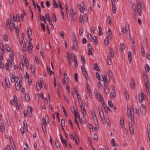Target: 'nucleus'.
Masks as SVG:
<instances>
[{"instance_id":"nucleus-1","label":"nucleus","mask_w":150,"mask_h":150,"mask_svg":"<svg viewBox=\"0 0 150 150\" xmlns=\"http://www.w3.org/2000/svg\"><path fill=\"white\" fill-rule=\"evenodd\" d=\"M94 94L97 100L99 102L103 101L104 99L103 97L101 95L100 93H98L97 90L94 92Z\"/></svg>"},{"instance_id":"nucleus-45","label":"nucleus","mask_w":150,"mask_h":150,"mask_svg":"<svg viewBox=\"0 0 150 150\" xmlns=\"http://www.w3.org/2000/svg\"><path fill=\"white\" fill-rule=\"evenodd\" d=\"M68 83V81L65 79H63V85H65L66 84H67Z\"/></svg>"},{"instance_id":"nucleus-25","label":"nucleus","mask_w":150,"mask_h":150,"mask_svg":"<svg viewBox=\"0 0 150 150\" xmlns=\"http://www.w3.org/2000/svg\"><path fill=\"white\" fill-rule=\"evenodd\" d=\"M120 123L121 125V126L122 128H123L125 127V124L124 123V121L122 120V118H120Z\"/></svg>"},{"instance_id":"nucleus-38","label":"nucleus","mask_w":150,"mask_h":150,"mask_svg":"<svg viewBox=\"0 0 150 150\" xmlns=\"http://www.w3.org/2000/svg\"><path fill=\"white\" fill-rule=\"evenodd\" d=\"M98 28L99 30V33L98 35L99 36H100L103 33V32H102V29L100 26H98Z\"/></svg>"},{"instance_id":"nucleus-53","label":"nucleus","mask_w":150,"mask_h":150,"mask_svg":"<svg viewBox=\"0 0 150 150\" xmlns=\"http://www.w3.org/2000/svg\"><path fill=\"white\" fill-rule=\"evenodd\" d=\"M52 18L54 21L56 22V17L54 14L53 13L52 15Z\"/></svg>"},{"instance_id":"nucleus-59","label":"nucleus","mask_w":150,"mask_h":150,"mask_svg":"<svg viewBox=\"0 0 150 150\" xmlns=\"http://www.w3.org/2000/svg\"><path fill=\"white\" fill-rule=\"evenodd\" d=\"M81 60L83 61V64H85V62H86L85 59L84 57L83 56L81 55Z\"/></svg>"},{"instance_id":"nucleus-20","label":"nucleus","mask_w":150,"mask_h":150,"mask_svg":"<svg viewBox=\"0 0 150 150\" xmlns=\"http://www.w3.org/2000/svg\"><path fill=\"white\" fill-rule=\"evenodd\" d=\"M129 129L130 133L132 134H134V128L132 124H131V125H129Z\"/></svg>"},{"instance_id":"nucleus-54","label":"nucleus","mask_w":150,"mask_h":150,"mask_svg":"<svg viewBox=\"0 0 150 150\" xmlns=\"http://www.w3.org/2000/svg\"><path fill=\"white\" fill-rule=\"evenodd\" d=\"M111 143L112 144V146H115L116 145L115 143V139L114 138H112L111 139Z\"/></svg>"},{"instance_id":"nucleus-26","label":"nucleus","mask_w":150,"mask_h":150,"mask_svg":"<svg viewBox=\"0 0 150 150\" xmlns=\"http://www.w3.org/2000/svg\"><path fill=\"white\" fill-rule=\"evenodd\" d=\"M16 89L18 91H19L20 90L21 87L22 86H21V85L18 84V83L17 82H16Z\"/></svg>"},{"instance_id":"nucleus-47","label":"nucleus","mask_w":150,"mask_h":150,"mask_svg":"<svg viewBox=\"0 0 150 150\" xmlns=\"http://www.w3.org/2000/svg\"><path fill=\"white\" fill-rule=\"evenodd\" d=\"M84 19V21L86 22L88 20V16L86 14H84L83 15Z\"/></svg>"},{"instance_id":"nucleus-2","label":"nucleus","mask_w":150,"mask_h":150,"mask_svg":"<svg viewBox=\"0 0 150 150\" xmlns=\"http://www.w3.org/2000/svg\"><path fill=\"white\" fill-rule=\"evenodd\" d=\"M127 111L129 118L131 120H134V116L133 111H132L131 108L129 109L128 108L127 109Z\"/></svg>"},{"instance_id":"nucleus-29","label":"nucleus","mask_w":150,"mask_h":150,"mask_svg":"<svg viewBox=\"0 0 150 150\" xmlns=\"http://www.w3.org/2000/svg\"><path fill=\"white\" fill-rule=\"evenodd\" d=\"M32 34V30H31L30 28L28 27L27 28V35H31Z\"/></svg>"},{"instance_id":"nucleus-48","label":"nucleus","mask_w":150,"mask_h":150,"mask_svg":"<svg viewBox=\"0 0 150 150\" xmlns=\"http://www.w3.org/2000/svg\"><path fill=\"white\" fill-rule=\"evenodd\" d=\"M55 114L56 115V112H55ZM52 118L53 119V120H52L53 123H54V125H55V122L54 121V120L55 119V113H53L52 114Z\"/></svg>"},{"instance_id":"nucleus-21","label":"nucleus","mask_w":150,"mask_h":150,"mask_svg":"<svg viewBox=\"0 0 150 150\" xmlns=\"http://www.w3.org/2000/svg\"><path fill=\"white\" fill-rule=\"evenodd\" d=\"M10 76L11 77V81L13 83L15 82V81L13 77V74L12 73H10Z\"/></svg>"},{"instance_id":"nucleus-22","label":"nucleus","mask_w":150,"mask_h":150,"mask_svg":"<svg viewBox=\"0 0 150 150\" xmlns=\"http://www.w3.org/2000/svg\"><path fill=\"white\" fill-rule=\"evenodd\" d=\"M0 128L2 132H4L5 131V127L4 123H1Z\"/></svg>"},{"instance_id":"nucleus-13","label":"nucleus","mask_w":150,"mask_h":150,"mask_svg":"<svg viewBox=\"0 0 150 150\" xmlns=\"http://www.w3.org/2000/svg\"><path fill=\"white\" fill-rule=\"evenodd\" d=\"M138 13L139 16H141L142 15L141 5L137 6Z\"/></svg>"},{"instance_id":"nucleus-24","label":"nucleus","mask_w":150,"mask_h":150,"mask_svg":"<svg viewBox=\"0 0 150 150\" xmlns=\"http://www.w3.org/2000/svg\"><path fill=\"white\" fill-rule=\"evenodd\" d=\"M145 89L147 93H149L150 92V89L148 84H145Z\"/></svg>"},{"instance_id":"nucleus-34","label":"nucleus","mask_w":150,"mask_h":150,"mask_svg":"<svg viewBox=\"0 0 150 150\" xmlns=\"http://www.w3.org/2000/svg\"><path fill=\"white\" fill-rule=\"evenodd\" d=\"M71 109V112H72L74 114V115H75H75H77V113H76V111H75V110H74V108L73 107H71L70 108Z\"/></svg>"},{"instance_id":"nucleus-14","label":"nucleus","mask_w":150,"mask_h":150,"mask_svg":"<svg viewBox=\"0 0 150 150\" xmlns=\"http://www.w3.org/2000/svg\"><path fill=\"white\" fill-rule=\"evenodd\" d=\"M128 57L129 59V62L130 64L132 60V53L130 51L128 52Z\"/></svg>"},{"instance_id":"nucleus-12","label":"nucleus","mask_w":150,"mask_h":150,"mask_svg":"<svg viewBox=\"0 0 150 150\" xmlns=\"http://www.w3.org/2000/svg\"><path fill=\"white\" fill-rule=\"evenodd\" d=\"M107 75H105V74L103 77L101 81H104V84L107 83H108L109 80H108L107 78Z\"/></svg>"},{"instance_id":"nucleus-36","label":"nucleus","mask_w":150,"mask_h":150,"mask_svg":"<svg viewBox=\"0 0 150 150\" xmlns=\"http://www.w3.org/2000/svg\"><path fill=\"white\" fill-rule=\"evenodd\" d=\"M109 39L108 38H106L104 40V43L106 45H108L109 44Z\"/></svg>"},{"instance_id":"nucleus-43","label":"nucleus","mask_w":150,"mask_h":150,"mask_svg":"<svg viewBox=\"0 0 150 150\" xmlns=\"http://www.w3.org/2000/svg\"><path fill=\"white\" fill-rule=\"evenodd\" d=\"M0 48L2 50V51L4 52V47L3 43H0Z\"/></svg>"},{"instance_id":"nucleus-19","label":"nucleus","mask_w":150,"mask_h":150,"mask_svg":"<svg viewBox=\"0 0 150 150\" xmlns=\"http://www.w3.org/2000/svg\"><path fill=\"white\" fill-rule=\"evenodd\" d=\"M131 86L132 88H134L135 87V84L134 80L132 79H131Z\"/></svg>"},{"instance_id":"nucleus-44","label":"nucleus","mask_w":150,"mask_h":150,"mask_svg":"<svg viewBox=\"0 0 150 150\" xmlns=\"http://www.w3.org/2000/svg\"><path fill=\"white\" fill-rule=\"evenodd\" d=\"M5 67L6 70L8 71V72H9L10 71V69L9 68V66L8 65L7 62L5 64Z\"/></svg>"},{"instance_id":"nucleus-46","label":"nucleus","mask_w":150,"mask_h":150,"mask_svg":"<svg viewBox=\"0 0 150 150\" xmlns=\"http://www.w3.org/2000/svg\"><path fill=\"white\" fill-rule=\"evenodd\" d=\"M88 39L91 41L93 40V37L90 33H88Z\"/></svg>"},{"instance_id":"nucleus-56","label":"nucleus","mask_w":150,"mask_h":150,"mask_svg":"<svg viewBox=\"0 0 150 150\" xmlns=\"http://www.w3.org/2000/svg\"><path fill=\"white\" fill-rule=\"evenodd\" d=\"M89 128L90 129V131L91 132H92L93 131V126L91 124H89Z\"/></svg>"},{"instance_id":"nucleus-16","label":"nucleus","mask_w":150,"mask_h":150,"mask_svg":"<svg viewBox=\"0 0 150 150\" xmlns=\"http://www.w3.org/2000/svg\"><path fill=\"white\" fill-rule=\"evenodd\" d=\"M107 33L108 35L107 38H108L110 39L111 38L112 33L110 29H108V31L107 32Z\"/></svg>"},{"instance_id":"nucleus-58","label":"nucleus","mask_w":150,"mask_h":150,"mask_svg":"<svg viewBox=\"0 0 150 150\" xmlns=\"http://www.w3.org/2000/svg\"><path fill=\"white\" fill-rule=\"evenodd\" d=\"M83 28H80L79 29V33L80 35H81L83 34Z\"/></svg>"},{"instance_id":"nucleus-37","label":"nucleus","mask_w":150,"mask_h":150,"mask_svg":"<svg viewBox=\"0 0 150 150\" xmlns=\"http://www.w3.org/2000/svg\"><path fill=\"white\" fill-rule=\"evenodd\" d=\"M5 80L6 83V85H7V87L8 88H9L10 87V82H9V81L8 79V81H7V79L6 78L5 79Z\"/></svg>"},{"instance_id":"nucleus-64","label":"nucleus","mask_w":150,"mask_h":150,"mask_svg":"<svg viewBox=\"0 0 150 150\" xmlns=\"http://www.w3.org/2000/svg\"><path fill=\"white\" fill-rule=\"evenodd\" d=\"M109 54L110 57L113 58L114 57V54L113 51H111L109 52Z\"/></svg>"},{"instance_id":"nucleus-57","label":"nucleus","mask_w":150,"mask_h":150,"mask_svg":"<svg viewBox=\"0 0 150 150\" xmlns=\"http://www.w3.org/2000/svg\"><path fill=\"white\" fill-rule=\"evenodd\" d=\"M11 17L13 21L15 22L16 21V19H15L14 15L13 14H11Z\"/></svg>"},{"instance_id":"nucleus-49","label":"nucleus","mask_w":150,"mask_h":150,"mask_svg":"<svg viewBox=\"0 0 150 150\" xmlns=\"http://www.w3.org/2000/svg\"><path fill=\"white\" fill-rule=\"evenodd\" d=\"M83 17L82 15H80V16L79 18V21L81 24L83 23Z\"/></svg>"},{"instance_id":"nucleus-30","label":"nucleus","mask_w":150,"mask_h":150,"mask_svg":"<svg viewBox=\"0 0 150 150\" xmlns=\"http://www.w3.org/2000/svg\"><path fill=\"white\" fill-rule=\"evenodd\" d=\"M65 120L64 119H62L61 124L62 127V129H64V128H63V127H64L65 126Z\"/></svg>"},{"instance_id":"nucleus-11","label":"nucleus","mask_w":150,"mask_h":150,"mask_svg":"<svg viewBox=\"0 0 150 150\" xmlns=\"http://www.w3.org/2000/svg\"><path fill=\"white\" fill-rule=\"evenodd\" d=\"M71 48L73 50H78V46L77 44V42H73V45L71 46Z\"/></svg>"},{"instance_id":"nucleus-6","label":"nucleus","mask_w":150,"mask_h":150,"mask_svg":"<svg viewBox=\"0 0 150 150\" xmlns=\"http://www.w3.org/2000/svg\"><path fill=\"white\" fill-rule=\"evenodd\" d=\"M103 88L106 94H108L110 93V90L109 89V86L108 85V84L105 83L104 84Z\"/></svg>"},{"instance_id":"nucleus-27","label":"nucleus","mask_w":150,"mask_h":150,"mask_svg":"<svg viewBox=\"0 0 150 150\" xmlns=\"http://www.w3.org/2000/svg\"><path fill=\"white\" fill-rule=\"evenodd\" d=\"M93 69H94L95 70H97V71H99L100 70L99 68L98 67V65L96 63L94 64V67L93 68Z\"/></svg>"},{"instance_id":"nucleus-40","label":"nucleus","mask_w":150,"mask_h":150,"mask_svg":"<svg viewBox=\"0 0 150 150\" xmlns=\"http://www.w3.org/2000/svg\"><path fill=\"white\" fill-rule=\"evenodd\" d=\"M24 62L25 63V65H26L27 67L28 65V59L26 57H25L24 60Z\"/></svg>"},{"instance_id":"nucleus-5","label":"nucleus","mask_w":150,"mask_h":150,"mask_svg":"<svg viewBox=\"0 0 150 150\" xmlns=\"http://www.w3.org/2000/svg\"><path fill=\"white\" fill-rule=\"evenodd\" d=\"M143 74L144 78V79L145 84H148L149 81L147 74L144 72H143Z\"/></svg>"},{"instance_id":"nucleus-63","label":"nucleus","mask_w":150,"mask_h":150,"mask_svg":"<svg viewBox=\"0 0 150 150\" xmlns=\"http://www.w3.org/2000/svg\"><path fill=\"white\" fill-rule=\"evenodd\" d=\"M108 103L109 105L111 107H112L113 105L112 102L111 101L108 100Z\"/></svg>"},{"instance_id":"nucleus-62","label":"nucleus","mask_w":150,"mask_h":150,"mask_svg":"<svg viewBox=\"0 0 150 150\" xmlns=\"http://www.w3.org/2000/svg\"><path fill=\"white\" fill-rule=\"evenodd\" d=\"M81 69L82 71V72H85L86 71V70L84 66L82 65L81 66Z\"/></svg>"},{"instance_id":"nucleus-10","label":"nucleus","mask_w":150,"mask_h":150,"mask_svg":"<svg viewBox=\"0 0 150 150\" xmlns=\"http://www.w3.org/2000/svg\"><path fill=\"white\" fill-rule=\"evenodd\" d=\"M115 4V3L114 1H112V12L114 14L116 12V7L114 4Z\"/></svg>"},{"instance_id":"nucleus-9","label":"nucleus","mask_w":150,"mask_h":150,"mask_svg":"<svg viewBox=\"0 0 150 150\" xmlns=\"http://www.w3.org/2000/svg\"><path fill=\"white\" fill-rule=\"evenodd\" d=\"M29 45L27 46L28 51L29 53L31 52V50H32L33 46L32 42L30 41L28 43Z\"/></svg>"},{"instance_id":"nucleus-15","label":"nucleus","mask_w":150,"mask_h":150,"mask_svg":"<svg viewBox=\"0 0 150 150\" xmlns=\"http://www.w3.org/2000/svg\"><path fill=\"white\" fill-rule=\"evenodd\" d=\"M141 48L142 56L143 57H145V52L144 48L143 46L141 44Z\"/></svg>"},{"instance_id":"nucleus-28","label":"nucleus","mask_w":150,"mask_h":150,"mask_svg":"<svg viewBox=\"0 0 150 150\" xmlns=\"http://www.w3.org/2000/svg\"><path fill=\"white\" fill-rule=\"evenodd\" d=\"M93 40L94 43L96 45H97L98 44V39L97 36H94L93 38Z\"/></svg>"},{"instance_id":"nucleus-23","label":"nucleus","mask_w":150,"mask_h":150,"mask_svg":"<svg viewBox=\"0 0 150 150\" xmlns=\"http://www.w3.org/2000/svg\"><path fill=\"white\" fill-rule=\"evenodd\" d=\"M128 30L127 29L126 27H124L123 28L122 30V32L124 34L125 33H126V34L127 35V32Z\"/></svg>"},{"instance_id":"nucleus-61","label":"nucleus","mask_w":150,"mask_h":150,"mask_svg":"<svg viewBox=\"0 0 150 150\" xmlns=\"http://www.w3.org/2000/svg\"><path fill=\"white\" fill-rule=\"evenodd\" d=\"M6 50L9 52H10L11 50V48L8 45L6 46Z\"/></svg>"},{"instance_id":"nucleus-55","label":"nucleus","mask_w":150,"mask_h":150,"mask_svg":"<svg viewBox=\"0 0 150 150\" xmlns=\"http://www.w3.org/2000/svg\"><path fill=\"white\" fill-rule=\"evenodd\" d=\"M46 117V115H45V118L43 117L42 118V120H43V125H47V121L46 120V119H45V117Z\"/></svg>"},{"instance_id":"nucleus-51","label":"nucleus","mask_w":150,"mask_h":150,"mask_svg":"<svg viewBox=\"0 0 150 150\" xmlns=\"http://www.w3.org/2000/svg\"><path fill=\"white\" fill-rule=\"evenodd\" d=\"M3 38L6 41H7L8 40V37L6 35L4 34L3 35Z\"/></svg>"},{"instance_id":"nucleus-31","label":"nucleus","mask_w":150,"mask_h":150,"mask_svg":"<svg viewBox=\"0 0 150 150\" xmlns=\"http://www.w3.org/2000/svg\"><path fill=\"white\" fill-rule=\"evenodd\" d=\"M25 96L26 100L28 101L30 100V98L28 94V93H25Z\"/></svg>"},{"instance_id":"nucleus-4","label":"nucleus","mask_w":150,"mask_h":150,"mask_svg":"<svg viewBox=\"0 0 150 150\" xmlns=\"http://www.w3.org/2000/svg\"><path fill=\"white\" fill-rule=\"evenodd\" d=\"M139 101L140 103H141L143 101L144 98H145L143 91H142L141 90V93L139 95Z\"/></svg>"},{"instance_id":"nucleus-60","label":"nucleus","mask_w":150,"mask_h":150,"mask_svg":"<svg viewBox=\"0 0 150 150\" xmlns=\"http://www.w3.org/2000/svg\"><path fill=\"white\" fill-rule=\"evenodd\" d=\"M93 53V51L91 49H89L88 51V55H92Z\"/></svg>"},{"instance_id":"nucleus-42","label":"nucleus","mask_w":150,"mask_h":150,"mask_svg":"<svg viewBox=\"0 0 150 150\" xmlns=\"http://www.w3.org/2000/svg\"><path fill=\"white\" fill-rule=\"evenodd\" d=\"M145 69L147 71H149V70L150 67L148 64H146L145 65Z\"/></svg>"},{"instance_id":"nucleus-41","label":"nucleus","mask_w":150,"mask_h":150,"mask_svg":"<svg viewBox=\"0 0 150 150\" xmlns=\"http://www.w3.org/2000/svg\"><path fill=\"white\" fill-rule=\"evenodd\" d=\"M131 110L132 111H133V112H134L135 114H138L139 113V110L138 109H135V110H134L133 108H132Z\"/></svg>"},{"instance_id":"nucleus-3","label":"nucleus","mask_w":150,"mask_h":150,"mask_svg":"<svg viewBox=\"0 0 150 150\" xmlns=\"http://www.w3.org/2000/svg\"><path fill=\"white\" fill-rule=\"evenodd\" d=\"M140 112L141 114L143 115H146V108L144 104H142L140 107Z\"/></svg>"},{"instance_id":"nucleus-35","label":"nucleus","mask_w":150,"mask_h":150,"mask_svg":"<svg viewBox=\"0 0 150 150\" xmlns=\"http://www.w3.org/2000/svg\"><path fill=\"white\" fill-rule=\"evenodd\" d=\"M86 88L88 92V93L89 94V96H90L91 94V92L87 84H86Z\"/></svg>"},{"instance_id":"nucleus-18","label":"nucleus","mask_w":150,"mask_h":150,"mask_svg":"<svg viewBox=\"0 0 150 150\" xmlns=\"http://www.w3.org/2000/svg\"><path fill=\"white\" fill-rule=\"evenodd\" d=\"M77 117L80 119V117L79 115H75V121L77 125L79 127V122L77 119Z\"/></svg>"},{"instance_id":"nucleus-7","label":"nucleus","mask_w":150,"mask_h":150,"mask_svg":"<svg viewBox=\"0 0 150 150\" xmlns=\"http://www.w3.org/2000/svg\"><path fill=\"white\" fill-rule=\"evenodd\" d=\"M40 84L39 83V82H38V83L37 82L36 83V87L37 88V90L38 91H40L41 89V87L40 86V85H41V86L42 88V79H40Z\"/></svg>"},{"instance_id":"nucleus-32","label":"nucleus","mask_w":150,"mask_h":150,"mask_svg":"<svg viewBox=\"0 0 150 150\" xmlns=\"http://www.w3.org/2000/svg\"><path fill=\"white\" fill-rule=\"evenodd\" d=\"M83 74L85 77V79H86V80H88V75L87 73V72L86 71L83 72Z\"/></svg>"},{"instance_id":"nucleus-17","label":"nucleus","mask_w":150,"mask_h":150,"mask_svg":"<svg viewBox=\"0 0 150 150\" xmlns=\"http://www.w3.org/2000/svg\"><path fill=\"white\" fill-rule=\"evenodd\" d=\"M11 23V20L10 19H8L7 21L6 22V26L8 28H10L11 27L10 26V24Z\"/></svg>"},{"instance_id":"nucleus-50","label":"nucleus","mask_w":150,"mask_h":150,"mask_svg":"<svg viewBox=\"0 0 150 150\" xmlns=\"http://www.w3.org/2000/svg\"><path fill=\"white\" fill-rule=\"evenodd\" d=\"M73 42H77V39L76 38L75 34H73Z\"/></svg>"},{"instance_id":"nucleus-33","label":"nucleus","mask_w":150,"mask_h":150,"mask_svg":"<svg viewBox=\"0 0 150 150\" xmlns=\"http://www.w3.org/2000/svg\"><path fill=\"white\" fill-rule=\"evenodd\" d=\"M59 35H60V36L62 37V38L63 39H64V32L62 31L60 32L59 33Z\"/></svg>"},{"instance_id":"nucleus-8","label":"nucleus","mask_w":150,"mask_h":150,"mask_svg":"<svg viewBox=\"0 0 150 150\" xmlns=\"http://www.w3.org/2000/svg\"><path fill=\"white\" fill-rule=\"evenodd\" d=\"M27 111L28 114L30 115L31 117H32V111L33 110V108L32 107H30V106H28L27 107Z\"/></svg>"},{"instance_id":"nucleus-39","label":"nucleus","mask_w":150,"mask_h":150,"mask_svg":"<svg viewBox=\"0 0 150 150\" xmlns=\"http://www.w3.org/2000/svg\"><path fill=\"white\" fill-rule=\"evenodd\" d=\"M47 69L48 72H49V73L50 75H51L52 74V73L54 74V72L51 71L50 68L48 66H47Z\"/></svg>"},{"instance_id":"nucleus-52","label":"nucleus","mask_w":150,"mask_h":150,"mask_svg":"<svg viewBox=\"0 0 150 150\" xmlns=\"http://www.w3.org/2000/svg\"><path fill=\"white\" fill-rule=\"evenodd\" d=\"M125 48V46L123 43H121L120 44V48L121 50H124Z\"/></svg>"}]
</instances>
